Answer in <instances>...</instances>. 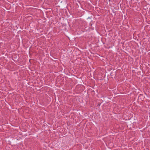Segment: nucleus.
<instances>
[{
    "label": "nucleus",
    "instance_id": "obj_1",
    "mask_svg": "<svg viewBox=\"0 0 150 150\" xmlns=\"http://www.w3.org/2000/svg\"><path fill=\"white\" fill-rule=\"evenodd\" d=\"M100 40L103 42V39H106L105 38H100Z\"/></svg>",
    "mask_w": 150,
    "mask_h": 150
},
{
    "label": "nucleus",
    "instance_id": "obj_2",
    "mask_svg": "<svg viewBox=\"0 0 150 150\" xmlns=\"http://www.w3.org/2000/svg\"><path fill=\"white\" fill-rule=\"evenodd\" d=\"M135 40H136V39L135 38H134Z\"/></svg>",
    "mask_w": 150,
    "mask_h": 150
}]
</instances>
